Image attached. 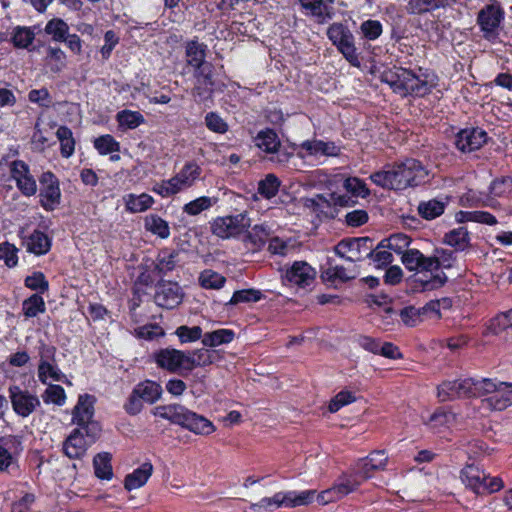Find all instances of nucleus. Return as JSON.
Returning <instances> with one entry per match:
<instances>
[{
  "instance_id": "nucleus-1",
  "label": "nucleus",
  "mask_w": 512,
  "mask_h": 512,
  "mask_svg": "<svg viewBox=\"0 0 512 512\" xmlns=\"http://www.w3.org/2000/svg\"><path fill=\"white\" fill-rule=\"evenodd\" d=\"M427 170L415 159H407L393 166L390 170L378 171L370 176L376 185L401 190L422 183L427 177Z\"/></svg>"
},
{
  "instance_id": "nucleus-2",
  "label": "nucleus",
  "mask_w": 512,
  "mask_h": 512,
  "mask_svg": "<svg viewBox=\"0 0 512 512\" xmlns=\"http://www.w3.org/2000/svg\"><path fill=\"white\" fill-rule=\"evenodd\" d=\"M381 79L395 93L402 96L408 94L424 96L435 86L434 76L428 74L416 75L410 70L394 67L382 73Z\"/></svg>"
},
{
  "instance_id": "nucleus-3",
  "label": "nucleus",
  "mask_w": 512,
  "mask_h": 512,
  "mask_svg": "<svg viewBox=\"0 0 512 512\" xmlns=\"http://www.w3.org/2000/svg\"><path fill=\"white\" fill-rule=\"evenodd\" d=\"M154 416L182 426L196 435H210L215 431L214 424L180 404L159 405L152 410Z\"/></svg>"
},
{
  "instance_id": "nucleus-4",
  "label": "nucleus",
  "mask_w": 512,
  "mask_h": 512,
  "mask_svg": "<svg viewBox=\"0 0 512 512\" xmlns=\"http://www.w3.org/2000/svg\"><path fill=\"white\" fill-rule=\"evenodd\" d=\"M476 391L482 413L502 411L512 405V383L484 378L477 380Z\"/></svg>"
},
{
  "instance_id": "nucleus-5",
  "label": "nucleus",
  "mask_w": 512,
  "mask_h": 512,
  "mask_svg": "<svg viewBox=\"0 0 512 512\" xmlns=\"http://www.w3.org/2000/svg\"><path fill=\"white\" fill-rule=\"evenodd\" d=\"M201 172L202 170L198 164L188 162L170 179L156 183L152 190L164 198L174 196L192 187L200 177Z\"/></svg>"
},
{
  "instance_id": "nucleus-6",
  "label": "nucleus",
  "mask_w": 512,
  "mask_h": 512,
  "mask_svg": "<svg viewBox=\"0 0 512 512\" xmlns=\"http://www.w3.org/2000/svg\"><path fill=\"white\" fill-rule=\"evenodd\" d=\"M315 496V490L278 492L272 497L263 498L258 503L252 504L250 510L251 512H272L281 506L289 508L306 506L313 502Z\"/></svg>"
},
{
  "instance_id": "nucleus-7",
  "label": "nucleus",
  "mask_w": 512,
  "mask_h": 512,
  "mask_svg": "<svg viewBox=\"0 0 512 512\" xmlns=\"http://www.w3.org/2000/svg\"><path fill=\"white\" fill-rule=\"evenodd\" d=\"M460 480L464 486L476 495L491 494L503 488V482L498 477H491L480 467L469 464L460 472Z\"/></svg>"
},
{
  "instance_id": "nucleus-8",
  "label": "nucleus",
  "mask_w": 512,
  "mask_h": 512,
  "mask_svg": "<svg viewBox=\"0 0 512 512\" xmlns=\"http://www.w3.org/2000/svg\"><path fill=\"white\" fill-rule=\"evenodd\" d=\"M98 424H88L75 428L63 443V452L70 459L82 458L90 445L100 434Z\"/></svg>"
},
{
  "instance_id": "nucleus-9",
  "label": "nucleus",
  "mask_w": 512,
  "mask_h": 512,
  "mask_svg": "<svg viewBox=\"0 0 512 512\" xmlns=\"http://www.w3.org/2000/svg\"><path fill=\"white\" fill-rule=\"evenodd\" d=\"M251 220L246 213L219 216L210 224L211 232L220 239L237 238L250 228Z\"/></svg>"
},
{
  "instance_id": "nucleus-10",
  "label": "nucleus",
  "mask_w": 512,
  "mask_h": 512,
  "mask_svg": "<svg viewBox=\"0 0 512 512\" xmlns=\"http://www.w3.org/2000/svg\"><path fill=\"white\" fill-rule=\"evenodd\" d=\"M477 381L471 378L444 381L437 388V397L441 402L457 398L477 397Z\"/></svg>"
},
{
  "instance_id": "nucleus-11",
  "label": "nucleus",
  "mask_w": 512,
  "mask_h": 512,
  "mask_svg": "<svg viewBox=\"0 0 512 512\" xmlns=\"http://www.w3.org/2000/svg\"><path fill=\"white\" fill-rule=\"evenodd\" d=\"M8 392L12 409L18 416L28 417L40 406V400L35 394L17 385L10 386Z\"/></svg>"
},
{
  "instance_id": "nucleus-12",
  "label": "nucleus",
  "mask_w": 512,
  "mask_h": 512,
  "mask_svg": "<svg viewBox=\"0 0 512 512\" xmlns=\"http://www.w3.org/2000/svg\"><path fill=\"white\" fill-rule=\"evenodd\" d=\"M158 367L171 373L188 374L186 366V353L174 348H164L154 354Z\"/></svg>"
},
{
  "instance_id": "nucleus-13",
  "label": "nucleus",
  "mask_w": 512,
  "mask_h": 512,
  "mask_svg": "<svg viewBox=\"0 0 512 512\" xmlns=\"http://www.w3.org/2000/svg\"><path fill=\"white\" fill-rule=\"evenodd\" d=\"M40 202L45 210L52 211L60 203L61 191L58 179L51 172H45L40 177Z\"/></svg>"
},
{
  "instance_id": "nucleus-14",
  "label": "nucleus",
  "mask_w": 512,
  "mask_h": 512,
  "mask_svg": "<svg viewBox=\"0 0 512 512\" xmlns=\"http://www.w3.org/2000/svg\"><path fill=\"white\" fill-rule=\"evenodd\" d=\"M9 171L11 178L16 182L17 188L23 195L30 197L36 194V181L25 162L21 160L12 161L9 164Z\"/></svg>"
},
{
  "instance_id": "nucleus-15",
  "label": "nucleus",
  "mask_w": 512,
  "mask_h": 512,
  "mask_svg": "<svg viewBox=\"0 0 512 512\" xmlns=\"http://www.w3.org/2000/svg\"><path fill=\"white\" fill-rule=\"evenodd\" d=\"M55 351L53 346L42 345L40 348L38 377L42 383H46L49 378L56 382L66 380L65 375L53 363Z\"/></svg>"
},
{
  "instance_id": "nucleus-16",
  "label": "nucleus",
  "mask_w": 512,
  "mask_h": 512,
  "mask_svg": "<svg viewBox=\"0 0 512 512\" xmlns=\"http://www.w3.org/2000/svg\"><path fill=\"white\" fill-rule=\"evenodd\" d=\"M370 244L371 241L367 237L342 240L336 246V253L354 264V262L360 261L364 254L367 256L368 251L371 249Z\"/></svg>"
},
{
  "instance_id": "nucleus-17",
  "label": "nucleus",
  "mask_w": 512,
  "mask_h": 512,
  "mask_svg": "<svg viewBox=\"0 0 512 512\" xmlns=\"http://www.w3.org/2000/svg\"><path fill=\"white\" fill-rule=\"evenodd\" d=\"M316 276L315 269L305 261H296L286 270L283 280L290 285L305 287L310 285Z\"/></svg>"
},
{
  "instance_id": "nucleus-18",
  "label": "nucleus",
  "mask_w": 512,
  "mask_h": 512,
  "mask_svg": "<svg viewBox=\"0 0 512 512\" xmlns=\"http://www.w3.org/2000/svg\"><path fill=\"white\" fill-rule=\"evenodd\" d=\"M487 133L480 128L461 130L456 137V146L462 152H472L487 142Z\"/></svg>"
},
{
  "instance_id": "nucleus-19",
  "label": "nucleus",
  "mask_w": 512,
  "mask_h": 512,
  "mask_svg": "<svg viewBox=\"0 0 512 512\" xmlns=\"http://www.w3.org/2000/svg\"><path fill=\"white\" fill-rule=\"evenodd\" d=\"M402 263L410 271L431 272L437 269L438 262L425 257L417 249H408L402 254Z\"/></svg>"
},
{
  "instance_id": "nucleus-20",
  "label": "nucleus",
  "mask_w": 512,
  "mask_h": 512,
  "mask_svg": "<svg viewBox=\"0 0 512 512\" xmlns=\"http://www.w3.org/2000/svg\"><path fill=\"white\" fill-rule=\"evenodd\" d=\"M182 299L180 287L176 283L163 282L157 286L155 294L156 303L164 308H174Z\"/></svg>"
},
{
  "instance_id": "nucleus-21",
  "label": "nucleus",
  "mask_w": 512,
  "mask_h": 512,
  "mask_svg": "<svg viewBox=\"0 0 512 512\" xmlns=\"http://www.w3.org/2000/svg\"><path fill=\"white\" fill-rule=\"evenodd\" d=\"M503 18L500 7L496 4H490L481 9L478 13L477 22L481 30L486 34L494 32Z\"/></svg>"
},
{
  "instance_id": "nucleus-22",
  "label": "nucleus",
  "mask_w": 512,
  "mask_h": 512,
  "mask_svg": "<svg viewBox=\"0 0 512 512\" xmlns=\"http://www.w3.org/2000/svg\"><path fill=\"white\" fill-rule=\"evenodd\" d=\"M94 398L90 395H81L79 397L78 403L73 411V422L78 425V427H83L88 424H97L92 421V417L94 414L93 409Z\"/></svg>"
},
{
  "instance_id": "nucleus-23",
  "label": "nucleus",
  "mask_w": 512,
  "mask_h": 512,
  "mask_svg": "<svg viewBox=\"0 0 512 512\" xmlns=\"http://www.w3.org/2000/svg\"><path fill=\"white\" fill-rule=\"evenodd\" d=\"M153 470L152 463H143L140 467L125 476L124 488L127 491H133L143 487L152 476Z\"/></svg>"
},
{
  "instance_id": "nucleus-24",
  "label": "nucleus",
  "mask_w": 512,
  "mask_h": 512,
  "mask_svg": "<svg viewBox=\"0 0 512 512\" xmlns=\"http://www.w3.org/2000/svg\"><path fill=\"white\" fill-rule=\"evenodd\" d=\"M218 354L216 351L208 349H198L192 353H186V366L188 373L195 367L210 365L216 361Z\"/></svg>"
},
{
  "instance_id": "nucleus-25",
  "label": "nucleus",
  "mask_w": 512,
  "mask_h": 512,
  "mask_svg": "<svg viewBox=\"0 0 512 512\" xmlns=\"http://www.w3.org/2000/svg\"><path fill=\"white\" fill-rule=\"evenodd\" d=\"M358 272L356 269V265L349 263L347 267L345 266H331L327 268L322 273V278L328 282L339 281H347L350 279H354L357 276Z\"/></svg>"
},
{
  "instance_id": "nucleus-26",
  "label": "nucleus",
  "mask_w": 512,
  "mask_h": 512,
  "mask_svg": "<svg viewBox=\"0 0 512 512\" xmlns=\"http://www.w3.org/2000/svg\"><path fill=\"white\" fill-rule=\"evenodd\" d=\"M300 3L304 9L316 18L318 23H325L332 19V9L325 5L323 0H300Z\"/></svg>"
},
{
  "instance_id": "nucleus-27",
  "label": "nucleus",
  "mask_w": 512,
  "mask_h": 512,
  "mask_svg": "<svg viewBox=\"0 0 512 512\" xmlns=\"http://www.w3.org/2000/svg\"><path fill=\"white\" fill-rule=\"evenodd\" d=\"M134 390L144 402L149 404H153L159 400L163 392L160 384L150 380L138 383L134 387Z\"/></svg>"
},
{
  "instance_id": "nucleus-28",
  "label": "nucleus",
  "mask_w": 512,
  "mask_h": 512,
  "mask_svg": "<svg viewBox=\"0 0 512 512\" xmlns=\"http://www.w3.org/2000/svg\"><path fill=\"white\" fill-rule=\"evenodd\" d=\"M25 246L29 252L42 255L49 251L51 243L47 235L41 231L35 230L25 240Z\"/></svg>"
},
{
  "instance_id": "nucleus-29",
  "label": "nucleus",
  "mask_w": 512,
  "mask_h": 512,
  "mask_svg": "<svg viewBox=\"0 0 512 512\" xmlns=\"http://www.w3.org/2000/svg\"><path fill=\"white\" fill-rule=\"evenodd\" d=\"M111 454L108 452L98 453L93 459L95 476L102 480H111L113 470L111 465Z\"/></svg>"
},
{
  "instance_id": "nucleus-30",
  "label": "nucleus",
  "mask_w": 512,
  "mask_h": 512,
  "mask_svg": "<svg viewBox=\"0 0 512 512\" xmlns=\"http://www.w3.org/2000/svg\"><path fill=\"white\" fill-rule=\"evenodd\" d=\"M243 242L250 250H257L262 247L268 236L266 228L262 225L250 226L245 232Z\"/></svg>"
},
{
  "instance_id": "nucleus-31",
  "label": "nucleus",
  "mask_w": 512,
  "mask_h": 512,
  "mask_svg": "<svg viewBox=\"0 0 512 512\" xmlns=\"http://www.w3.org/2000/svg\"><path fill=\"white\" fill-rule=\"evenodd\" d=\"M364 483L355 471L350 474L342 475L336 482L335 486L342 498L348 494L357 491V489Z\"/></svg>"
},
{
  "instance_id": "nucleus-32",
  "label": "nucleus",
  "mask_w": 512,
  "mask_h": 512,
  "mask_svg": "<svg viewBox=\"0 0 512 512\" xmlns=\"http://www.w3.org/2000/svg\"><path fill=\"white\" fill-rule=\"evenodd\" d=\"M309 155L335 156L339 148L334 143H326L320 140L305 141L301 145Z\"/></svg>"
},
{
  "instance_id": "nucleus-33",
  "label": "nucleus",
  "mask_w": 512,
  "mask_h": 512,
  "mask_svg": "<svg viewBox=\"0 0 512 512\" xmlns=\"http://www.w3.org/2000/svg\"><path fill=\"white\" fill-rule=\"evenodd\" d=\"M124 201L126 209L132 213L144 212L154 203V199L146 193L140 195L129 194L124 198Z\"/></svg>"
},
{
  "instance_id": "nucleus-34",
  "label": "nucleus",
  "mask_w": 512,
  "mask_h": 512,
  "mask_svg": "<svg viewBox=\"0 0 512 512\" xmlns=\"http://www.w3.org/2000/svg\"><path fill=\"white\" fill-rule=\"evenodd\" d=\"M447 0H409L407 11L410 14L421 15L444 7Z\"/></svg>"
},
{
  "instance_id": "nucleus-35",
  "label": "nucleus",
  "mask_w": 512,
  "mask_h": 512,
  "mask_svg": "<svg viewBox=\"0 0 512 512\" xmlns=\"http://www.w3.org/2000/svg\"><path fill=\"white\" fill-rule=\"evenodd\" d=\"M255 141L260 149L269 154L277 152L281 145L277 134L271 129L260 131Z\"/></svg>"
},
{
  "instance_id": "nucleus-36",
  "label": "nucleus",
  "mask_w": 512,
  "mask_h": 512,
  "mask_svg": "<svg viewBox=\"0 0 512 512\" xmlns=\"http://www.w3.org/2000/svg\"><path fill=\"white\" fill-rule=\"evenodd\" d=\"M410 244V238L402 233L391 235L389 238L379 243V248H387L396 254H403L407 251Z\"/></svg>"
},
{
  "instance_id": "nucleus-37",
  "label": "nucleus",
  "mask_w": 512,
  "mask_h": 512,
  "mask_svg": "<svg viewBox=\"0 0 512 512\" xmlns=\"http://www.w3.org/2000/svg\"><path fill=\"white\" fill-rule=\"evenodd\" d=\"M217 201L218 199L216 197L201 196L186 203L183 206V212L190 216H196L201 212L210 209L217 203Z\"/></svg>"
},
{
  "instance_id": "nucleus-38",
  "label": "nucleus",
  "mask_w": 512,
  "mask_h": 512,
  "mask_svg": "<svg viewBox=\"0 0 512 512\" xmlns=\"http://www.w3.org/2000/svg\"><path fill=\"white\" fill-rule=\"evenodd\" d=\"M35 39L34 31L29 27L17 26L13 29L11 41L16 48L26 49Z\"/></svg>"
},
{
  "instance_id": "nucleus-39",
  "label": "nucleus",
  "mask_w": 512,
  "mask_h": 512,
  "mask_svg": "<svg viewBox=\"0 0 512 512\" xmlns=\"http://www.w3.org/2000/svg\"><path fill=\"white\" fill-rule=\"evenodd\" d=\"M145 228L151 233L159 236L160 238H168L170 235V228L168 223L157 215H148L145 218Z\"/></svg>"
},
{
  "instance_id": "nucleus-40",
  "label": "nucleus",
  "mask_w": 512,
  "mask_h": 512,
  "mask_svg": "<svg viewBox=\"0 0 512 512\" xmlns=\"http://www.w3.org/2000/svg\"><path fill=\"white\" fill-rule=\"evenodd\" d=\"M444 241L457 250H464L469 244L468 231L464 227L453 229L445 235Z\"/></svg>"
},
{
  "instance_id": "nucleus-41",
  "label": "nucleus",
  "mask_w": 512,
  "mask_h": 512,
  "mask_svg": "<svg viewBox=\"0 0 512 512\" xmlns=\"http://www.w3.org/2000/svg\"><path fill=\"white\" fill-rule=\"evenodd\" d=\"M44 31L46 34L51 35L54 41L62 42L69 33V26L64 20L53 18L48 21Z\"/></svg>"
},
{
  "instance_id": "nucleus-42",
  "label": "nucleus",
  "mask_w": 512,
  "mask_h": 512,
  "mask_svg": "<svg viewBox=\"0 0 512 512\" xmlns=\"http://www.w3.org/2000/svg\"><path fill=\"white\" fill-rule=\"evenodd\" d=\"M234 338V332L229 329H219L203 336L202 343L205 346H218L221 344L230 343Z\"/></svg>"
},
{
  "instance_id": "nucleus-43",
  "label": "nucleus",
  "mask_w": 512,
  "mask_h": 512,
  "mask_svg": "<svg viewBox=\"0 0 512 512\" xmlns=\"http://www.w3.org/2000/svg\"><path fill=\"white\" fill-rule=\"evenodd\" d=\"M45 61L52 72L58 73L66 65V55L60 48L48 47Z\"/></svg>"
},
{
  "instance_id": "nucleus-44",
  "label": "nucleus",
  "mask_w": 512,
  "mask_h": 512,
  "mask_svg": "<svg viewBox=\"0 0 512 512\" xmlns=\"http://www.w3.org/2000/svg\"><path fill=\"white\" fill-rule=\"evenodd\" d=\"M186 55L188 58V64L195 67L196 69H200L205 64V51L203 45L195 41L189 42L187 44Z\"/></svg>"
},
{
  "instance_id": "nucleus-45",
  "label": "nucleus",
  "mask_w": 512,
  "mask_h": 512,
  "mask_svg": "<svg viewBox=\"0 0 512 512\" xmlns=\"http://www.w3.org/2000/svg\"><path fill=\"white\" fill-rule=\"evenodd\" d=\"M444 208V202L431 199L429 201L420 203L418 206V211L423 218L431 220L440 216L444 212Z\"/></svg>"
},
{
  "instance_id": "nucleus-46",
  "label": "nucleus",
  "mask_w": 512,
  "mask_h": 512,
  "mask_svg": "<svg viewBox=\"0 0 512 512\" xmlns=\"http://www.w3.org/2000/svg\"><path fill=\"white\" fill-rule=\"evenodd\" d=\"M117 121L120 127L135 129L144 123V117L137 111L123 110L117 113Z\"/></svg>"
},
{
  "instance_id": "nucleus-47",
  "label": "nucleus",
  "mask_w": 512,
  "mask_h": 512,
  "mask_svg": "<svg viewBox=\"0 0 512 512\" xmlns=\"http://www.w3.org/2000/svg\"><path fill=\"white\" fill-rule=\"evenodd\" d=\"M56 135L61 144L62 156L65 158L70 157L75 149L72 131L66 126H61L58 128Z\"/></svg>"
},
{
  "instance_id": "nucleus-48",
  "label": "nucleus",
  "mask_w": 512,
  "mask_h": 512,
  "mask_svg": "<svg viewBox=\"0 0 512 512\" xmlns=\"http://www.w3.org/2000/svg\"><path fill=\"white\" fill-rule=\"evenodd\" d=\"M456 217L460 222L472 221L487 225H495L497 223L496 218L492 214L484 211H461Z\"/></svg>"
},
{
  "instance_id": "nucleus-49",
  "label": "nucleus",
  "mask_w": 512,
  "mask_h": 512,
  "mask_svg": "<svg viewBox=\"0 0 512 512\" xmlns=\"http://www.w3.org/2000/svg\"><path fill=\"white\" fill-rule=\"evenodd\" d=\"M45 302L38 294H33L23 301L22 310L26 317H35L39 313L45 312Z\"/></svg>"
},
{
  "instance_id": "nucleus-50",
  "label": "nucleus",
  "mask_w": 512,
  "mask_h": 512,
  "mask_svg": "<svg viewBox=\"0 0 512 512\" xmlns=\"http://www.w3.org/2000/svg\"><path fill=\"white\" fill-rule=\"evenodd\" d=\"M279 186V179L274 174H268L258 183V193L266 199H271L277 194Z\"/></svg>"
},
{
  "instance_id": "nucleus-51",
  "label": "nucleus",
  "mask_w": 512,
  "mask_h": 512,
  "mask_svg": "<svg viewBox=\"0 0 512 512\" xmlns=\"http://www.w3.org/2000/svg\"><path fill=\"white\" fill-rule=\"evenodd\" d=\"M455 422V415L450 411L443 409L436 410L430 415L426 422L432 429H439L441 427L450 426Z\"/></svg>"
},
{
  "instance_id": "nucleus-52",
  "label": "nucleus",
  "mask_w": 512,
  "mask_h": 512,
  "mask_svg": "<svg viewBox=\"0 0 512 512\" xmlns=\"http://www.w3.org/2000/svg\"><path fill=\"white\" fill-rule=\"evenodd\" d=\"M94 147L101 155H107L120 150V144L109 134L102 135L94 140Z\"/></svg>"
},
{
  "instance_id": "nucleus-53",
  "label": "nucleus",
  "mask_w": 512,
  "mask_h": 512,
  "mask_svg": "<svg viewBox=\"0 0 512 512\" xmlns=\"http://www.w3.org/2000/svg\"><path fill=\"white\" fill-rule=\"evenodd\" d=\"M357 399L355 393L349 390H342L337 393L329 402L328 410L331 413L339 411L342 407L355 402Z\"/></svg>"
},
{
  "instance_id": "nucleus-54",
  "label": "nucleus",
  "mask_w": 512,
  "mask_h": 512,
  "mask_svg": "<svg viewBox=\"0 0 512 512\" xmlns=\"http://www.w3.org/2000/svg\"><path fill=\"white\" fill-rule=\"evenodd\" d=\"M199 281L201 286L206 289H220L226 279L223 275L215 271L205 270L200 274Z\"/></svg>"
},
{
  "instance_id": "nucleus-55",
  "label": "nucleus",
  "mask_w": 512,
  "mask_h": 512,
  "mask_svg": "<svg viewBox=\"0 0 512 512\" xmlns=\"http://www.w3.org/2000/svg\"><path fill=\"white\" fill-rule=\"evenodd\" d=\"M177 252L162 251L157 257L156 269L163 274L172 271L178 262Z\"/></svg>"
},
{
  "instance_id": "nucleus-56",
  "label": "nucleus",
  "mask_w": 512,
  "mask_h": 512,
  "mask_svg": "<svg viewBox=\"0 0 512 512\" xmlns=\"http://www.w3.org/2000/svg\"><path fill=\"white\" fill-rule=\"evenodd\" d=\"M261 292L256 289H243L234 292L232 298L227 303L229 305H237L239 303L257 302L261 299Z\"/></svg>"
},
{
  "instance_id": "nucleus-57",
  "label": "nucleus",
  "mask_w": 512,
  "mask_h": 512,
  "mask_svg": "<svg viewBox=\"0 0 512 512\" xmlns=\"http://www.w3.org/2000/svg\"><path fill=\"white\" fill-rule=\"evenodd\" d=\"M18 468L15 454L4 445H0V471L11 472Z\"/></svg>"
},
{
  "instance_id": "nucleus-58",
  "label": "nucleus",
  "mask_w": 512,
  "mask_h": 512,
  "mask_svg": "<svg viewBox=\"0 0 512 512\" xmlns=\"http://www.w3.org/2000/svg\"><path fill=\"white\" fill-rule=\"evenodd\" d=\"M42 398L45 403H52L55 405H63L66 400L64 389L60 385H49Z\"/></svg>"
},
{
  "instance_id": "nucleus-59",
  "label": "nucleus",
  "mask_w": 512,
  "mask_h": 512,
  "mask_svg": "<svg viewBox=\"0 0 512 512\" xmlns=\"http://www.w3.org/2000/svg\"><path fill=\"white\" fill-rule=\"evenodd\" d=\"M344 188L347 190V192L356 197L364 198L370 193L365 182L356 177H349L345 179Z\"/></svg>"
},
{
  "instance_id": "nucleus-60",
  "label": "nucleus",
  "mask_w": 512,
  "mask_h": 512,
  "mask_svg": "<svg viewBox=\"0 0 512 512\" xmlns=\"http://www.w3.org/2000/svg\"><path fill=\"white\" fill-rule=\"evenodd\" d=\"M400 318L406 326L410 327H414L424 321L420 308L414 306L403 308L400 311Z\"/></svg>"
},
{
  "instance_id": "nucleus-61",
  "label": "nucleus",
  "mask_w": 512,
  "mask_h": 512,
  "mask_svg": "<svg viewBox=\"0 0 512 512\" xmlns=\"http://www.w3.org/2000/svg\"><path fill=\"white\" fill-rule=\"evenodd\" d=\"M337 48L352 66H360V61L358 55L356 54V48L353 44V36L337 45Z\"/></svg>"
},
{
  "instance_id": "nucleus-62",
  "label": "nucleus",
  "mask_w": 512,
  "mask_h": 512,
  "mask_svg": "<svg viewBox=\"0 0 512 512\" xmlns=\"http://www.w3.org/2000/svg\"><path fill=\"white\" fill-rule=\"evenodd\" d=\"M18 249L9 242L0 243V260H3L8 267H14L18 263Z\"/></svg>"
},
{
  "instance_id": "nucleus-63",
  "label": "nucleus",
  "mask_w": 512,
  "mask_h": 512,
  "mask_svg": "<svg viewBox=\"0 0 512 512\" xmlns=\"http://www.w3.org/2000/svg\"><path fill=\"white\" fill-rule=\"evenodd\" d=\"M329 39L334 45H339L348 38H351L352 34L342 24H332L327 31Z\"/></svg>"
},
{
  "instance_id": "nucleus-64",
  "label": "nucleus",
  "mask_w": 512,
  "mask_h": 512,
  "mask_svg": "<svg viewBox=\"0 0 512 512\" xmlns=\"http://www.w3.org/2000/svg\"><path fill=\"white\" fill-rule=\"evenodd\" d=\"M35 501L32 493H24L11 506V512H30Z\"/></svg>"
}]
</instances>
